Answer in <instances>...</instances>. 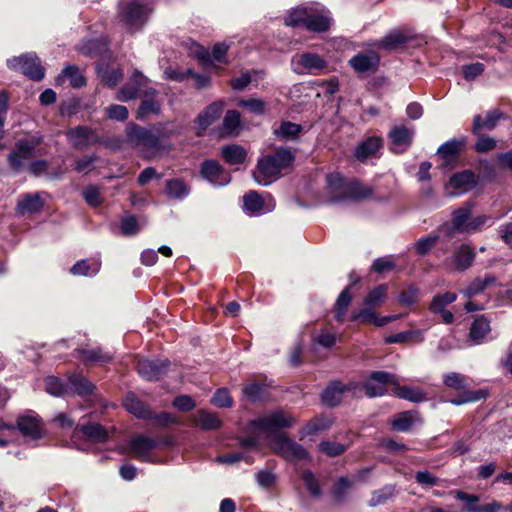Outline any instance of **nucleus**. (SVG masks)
Masks as SVG:
<instances>
[{"mask_svg": "<svg viewBox=\"0 0 512 512\" xmlns=\"http://www.w3.org/2000/svg\"><path fill=\"white\" fill-rule=\"evenodd\" d=\"M200 174L214 186H224L231 181L230 173L215 160H205L200 166Z\"/></svg>", "mask_w": 512, "mask_h": 512, "instance_id": "nucleus-10", "label": "nucleus"}, {"mask_svg": "<svg viewBox=\"0 0 512 512\" xmlns=\"http://www.w3.org/2000/svg\"><path fill=\"white\" fill-rule=\"evenodd\" d=\"M443 381L445 385L451 389L463 390L459 397L450 401L454 405L477 402L479 400L486 399L488 396L487 389H478L475 391L466 390L469 386L468 379L462 374L451 372L444 376Z\"/></svg>", "mask_w": 512, "mask_h": 512, "instance_id": "nucleus-4", "label": "nucleus"}, {"mask_svg": "<svg viewBox=\"0 0 512 512\" xmlns=\"http://www.w3.org/2000/svg\"><path fill=\"white\" fill-rule=\"evenodd\" d=\"M351 300L350 288L346 287L335 302V318L338 322H344Z\"/></svg>", "mask_w": 512, "mask_h": 512, "instance_id": "nucleus-47", "label": "nucleus"}, {"mask_svg": "<svg viewBox=\"0 0 512 512\" xmlns=\"http://www.w3.org/2000/svg\"><path fill=\"white\" fill-rule=\"evenodd\" d=\"M495 281L496 278L492 275H485L483 278H476L469 284V286L462 290V293L466 297H473L483 292L486 287L493 284Z\"/></svg>", "mask_w": 512, "mask_h": 512, "instance_id": "nucleus-45", "label": "nucleus"}, {"mask_svg": "<svg viewBox=\"0 0 512 512\" xmlns=\"http://www.w3.org/2000/svg\"><path fill=\"white\" fill-rule=\"evenodd\" d=\"M347 447L341 443L335 441H322L319 444L320 452L324 453L329 457H336L345 452Z\"/></svg>", "mask_w": 512, "mask_h": 512, "instance_id": "nucleus-58", "label": "nucleus"}, {"mask_svg": "<svg viewBox=\"0 0 512 512\" xmlns=\"http://www.w3.org/2000/svg\"><path fill=\"white\" fill-rule=\"evenodd\" d=\"M308 12L305 9H295L285 18V24L292 27H305Z\"/></svg>", "mask_w": 512, "mask_h": 512, "instance_id": "nucleus-61", "label": "nucleus"}, {"mask_svg": "<svg viewBox=\"0 0 512 512\" xmlns=\"http://www.w3.org/2000/svg\"><path fill=\"white\" fill-rule=\"evenodd\" d=\"M297 422V419L290 413L278 409L265 413L250 423V434L240 439V446L243 448H257L259 446V434L274 436L279 429L290 428Z\"/></svg>", "mask_w": 512, "mask_h": 512, "instance_id": "nucleus-1", "label": "nucleus"}, {"mask_svg": "<svg viewBox=\"0 0 512 512\" xmlns=\"http://www.w3.org/2000/svg\"><path fill=\"white\" fill-rule=\"evenodd\" d=\"M211 403L219 408H229L233 404V399L226 388H220L213 395Z\"/></svg>", "mask_w": 512, "mask_h": 512, "instance_id": "nucleus-59", "label": "nucleus"}, {"mask_svg": "<svg viewBox=\"0 0 512 512\" xmlns=\"http://www.w3.org/2000/svg\"><path fill=\"white\" fill-rule=\"evenodd\" d=\"M240 107L246 108L251 113L262 115L265 113L266 103L257 98L242 99L238 102Z\"/></svg>", "mask_w": 512, "mask_h": 512, "instance_id": "nucleus-60", "label": "nucleus"}, {"mask_svg": "<svg viewBox=\"0 0 512 512\" xmlns=\"http://www.w3.org/2000/svg\"><path fill=\"white\" fill-rule=\"evenodd\" d=\"M379 55L374 51L360 52L349 60L350 66L359 73L376 70L379 64Z\"/></svg>", "mask_w": 512, "mask_h": 512, "instance_id": "nucleus-13", "label": "nucleus"}, {"mask_svg": "<svg viewBox=\"0 0 512 512\" xmlns=\"http://www.w3.org/2000/svg\"><path fill=\"white\" fill-rule=\"evenodd\" d=\"M80 430L90 441L93 442H104L109 436L108 431L102 425L97 423L82 425Z\"/></svg>", "mask_w": 512, "mask_h": 512, "instance_id": "nucleus-46", "label": "nucleus"}, {"mask_svg": "<svg viewBox=\"0 0 512 512\" xmlns=\"http://www.w3.org/2000/svg\"><path fill=\"white\" fill-rule=\"evenodd\" d=\"M297 63L310 72H318L326 69L327 62L316 53H303L298 57Z\"/></svg>", "mask_w": 512, "mask_h": 512, "instance_id": "nucleus-32", "label": "nucleus"}, {"mask_svg": "<svg viewBox=\"0 0 512 512\" xmlns=\"http://www.w3.org/2000/svg\"><path fill=\"white\" fill-rule=\"evenodd\" d=\"M475 258V251L469 245H461L457 249H455L453 253V262L455 268L459 271H464L468 269Z\"/></svg>", "mask_w": 512, "mask_h": 512, "instance_id": "nucleus-25", "label": "nucleus"}, {"mask_svg": "<svg viewBox=\"0 0 512 512\" xmlns=\"http://www.w3.org/2000/svg\"><path fill=\"white\" fill-rule=\"evenodd\" d=\"M126 137L127 142L140 149L145 158H151L163 147L152 128L141 127L133 123L128 124Z\"/></svg>", "mask_w": 512, "mask_h": 512, "instance_id": "nucleus-3", "label": "nucleus"}, {"mask_svg": "<svg viewBox=\"0 0 512 512\" xmlns=\"http://www.w3.org/2000/svg\"><path fill=\"white\" fill-rule=\"evenodd\" d=\"M224 102L216 101L207 106L196 118V122L202 130L214 123L224 110Z\"/></svg>", "mask_w": 512, "mask_h": 512, "instance_id": "nucleus-21", "label": "nucleus"}, {"mask_svg": "<svg viewBox=\"0 0 512 512\" xmlns=\"http://www.w3.org/2000/svg\"><path fill=\"white\" fill-rule=\"evenodd\" d=\"M7 64L12 69L20 70L32 80L39 81L44 77V68L35 54L30 53L14 57L9 59Z\"/></svg>", "mask_w": 512, "mask_h": 512, "instance_id": "nucleus-9", "label": "nucleus"}, {"mask_svg": "<svg viewBox=\"0 0 512 512\" xmlns=\"http://www.w3.org/2000/svg\"><path fill=\"white\" fill-rule=\"evenodd\" d=\"M68 79L74 88H81L86 85V78L77 66H67L63 72L56 78L57 84H63Z\"/></svg>", "mask_w": 512, "mask_h": 512, "instance_id": "nucleus-27", "label": "nucleus"}, {"mask_svg": "<svg viewBox=\"0 0 512 512\" xmlns=\"http://www.w3.org/2000/svg\"><path fill=\"white\" fill-rule=\"evenodd\" d=\"M158 92L155 89H148L144 92L143 99L138 108V118L143 119L149 114H159L161 111V104L156 99Z\"/></svg>", "mask_w": 512, "mask_h": 512, "instance_id": "nucleus-19", "label": "nucleus"}, {"mask_svg": "<svg viewBox=\"0 0 512 512\" xmlns=\"http://www.w3.org/2000/svg\"><path fill=\"white\" fill-rule=\"evenodd\" d=\"M471 214L472 204L470 203H465L462 207L453 211L451 229L457 233H468Z\"/></svg>", "mask_w": 512, "mask_h": 512, "instance_id": "nucleus-20", "label": "nucleus"}, {"mask_svg": "<svg viewBox=\"0 0 512 512\" xmlns=\"http://www.w3.org/2000/svg\"><path fill=\"white\" fill-rule=\"evenodd\" d=\"M71 389L80 396L93 393L95 386L81 374H71L68 377Z\"/></svg>", "mask_w": 512, "mask_h": 512, "instance_id": "nucleus-36", "label": "nucleus"}, {"mask_svg": "<svg viewBox=\"0 0 512 512\" xmlns=\"http://www.w3.org/2000/svg\"><path fill=\"white\" fill-rule=\"evenodd\" d=\"M457 296L453 292H445L443 294L436 295L431 304L430 311L435 313L445 310V307L456 300Z\"/></svg>", "mask_w": 512, "mask_h": 512, "instance_id": "nucleus-50", "label": "nucleus"}, {"mask_svg": "<svg viewBox=\"0 0 512 512\" xmlns=\"http://www.w3.org/2000/svg\"><path fill=\"white\" fill-rule=\"evenodd\" d=\"M40 144V140L36 138L18 140L15 149L9 154L8 161L15 171H21L27 161L32 159L36 154L35 151Z\"/></svg>", "mask_w": 512, "mask_h": 512, "instance_id": "nucleus-8", "label": "nucleus"}, {"mask_svg": "<svg viewBox=\"0 0 512 512\" xmlns=\"http://www.w3.org/2000/svg\"><path fill=\"white\" fill-rule=\"evenodd\" d=\"M372 196V188L368 186H364L359 182L353 181L348 183L346 186L345 195L342 197L344 199H350L354 201H361L368 199Z\"/></svg>", "mask_w": 512, "mask_h": 512, "instance_id": "nucleus-35", "label": "nucleus"}, {"mask_svg": "<svg viewBox=\"0 0 512 512\" xmlns=\"http://www.w3.org/2000/svg\"><path fill=\"white\" fill-rule=\"evenodd\" d=\"M417 420L416 413L412 411H404L396 414L391 420V426L395 431H409Z\"/></svg>", "mask_w": 512, "mask_h": 512, "instance_id": "nucleus-39", "label": "nucleus"}, {"mask_svg": "<svg viewBox=\"0 0 512 512\" xmlns=\"http://www.w3.org/2000/svg\"><path fill=\"white\" fill-rule=\"evenodd\" d=\"M465 143L466 141L464 138L447 141L438 148L437 154L446 162H450L457 157L465 146Z\"/></svg>", "mask_w": 512, "mask_h": 512, "instance_id": "nucleus-29", "label": "nucleus"}, {"mask_svg": "<svg viewBox=\"0 0 512 512\" xmlns=\"http://www.w3.org/2000/svg\"><path fill=\"white\" fill-rule=\"evenodd\" d=\"M244 206L247 211L252 214H261L270 212L274 209L275 204L269 196V202L265 203V198L261 197L256 191H250L243 197Z\"/></svg>", "mask_w": 512, "mask_h": 512, "instance_id": "nucleus-15", "label": "nucleus"}, {"mask_svg": "<svg viewBox=\"0 0 512 512\" xmlns=\"http://www.w3.org/2000/svg\"><path fill=\"white\" fill-rule=\"evenodd\" d=\"M302 131V125L290 121H283L280 126L274 130V134L281 140L289 141L297 139Z\"/></svg>", "mask_w": 512, "mask_h": 512, "instance_id": "nucleus-37", "label": "nucleus"}, {"mask_svg": "<svg viewBox=\"0 0 512 512\" xmlns=\"http://www.w3.org/2000/svg\"><path fill=\"white\" fill-rule=\"evenodd\" d=\"M410 40V37L401 31L395 30L388 33L376 44L378 48L385 50H395Z\"/></svg>", "mask_w": 512, "mask_h": 512, "instance_id": "nucleus-28", "label": "nucleus"}, {"mask_svg": "<svg viewBox=\"0 0 512 512\" xmlns=\"http://www.w3.org/2000/svg\"><path fill=\"white\" fill-rule=\"evenodd\" d=\"M449 182L455 189H467L474 186L475 176L471 171L465 170L452 175Z\"/></svg>", "mask_w": 512, "mask_h": 512, "instance_id": "nucleus-49", "label": "nucleus"}, {"mask_svg": "<svg viewBox=\"0 0 512 512\" xmlns=\"http://www.w3.org/2000/svg\"><path fill=\"white\" fill-rule=\"evenodd\" d=\"M108 118L117 121H124L128 117V109L119 104H113L105 108Z\"/></svg>", "mask_w": 512, "mask_h": 512, "instance_id": "nucleus-62", "label": "nucleus"}, {"mask_svg": "<svg viewBox=\"0 0 512 512\" xmlns=\"http://www.w3.org/2000/svg\"><path fill=\"white\" fill-rule=\"evenodd\" d=\"M139 226L134 216H127L121 221V231L124 235H134L138 232Z\"/></svg>", "mask_w": 512, "mask_h": 512, "instance_id": "nucleus-64", "label": "nucleus"}, {"mask_svg": "<svg viewBox=\"0 0 512 512\" xmlns=\"http://www.w3.org/2000/svg\"><path fill=\"white\" fill-rule=\"evenodd\" d=\"M241 130V115L236 110H228L223 118L222 131L227 136H237Z\"/></svg>", "mask_w": 512, "mask_h": 512, "instance_id": "nucleus-34", "label": "nucleus"}, {"mask_svg": "<svg viewBox=\"0 0 512 512\" xmlns=\"http://www.w3.org/2000/svg\"><path fill=\"white\" fill-rule=\"evenodd\" d=\"M17 426L24 436L31 439H38L43 436V428L36 415L27 414L20 416Z\"/></svg>", "mask_w": 512, "mask_h": 512, "instance_id": "nucleus-16", "label": "nucleus"}, {"mask_svg": "<svg viewBox=\"0 0 512 512\" xmlns=\"http://www.w3.org/2000/svg\"><path fill=\"white\" fill-rule=\"evenodd\" d=\"M195 425L203 430H214L221 427V420L217 414L207 410H200L193 416Z\"/></svg>", "mask_w": 512, "mask_h": 512, "instance_id": "nucleus-30", "label": "nucleus"}, {"mask_svg": "<svg viewBox=\"0 0 512 512\" xmlns=\"http://www.w3.org/2000/svg\"><path fill=\"white\" fill-rule=\"evenodd\" d=\"M490 331V320L484 315H480L471 324L469 339L476 344H480L486 339Z\"/></svg>", "mask_w": 512, "mask_h": 512, "instance_id": "nucleus-24", "label": "nucleus"}, {"mask_svg": "<svg viewBox=\"0 0 512 512\" xmlns=\"http://www.w3.org/2000/svg\"><path fill=\"white\" fill-rule=\"evenodd\" d=\"M386 384L387 383H380L379 381L372 379L371 376L370 381L366 382L361 387L353 386V394H357L360 391H363L366 396L371 398L382 396L386 392V389L384 388V385Z\"/></svg>", "mask_w": 512, "mask_h": 512, "instance_id": "nucleus-48", "label": "nucleus"}, {"mask_svg": "<svg viewBox=\"0 0 512 512\" xmlns=\"http://www.w3.org/2000/svg\"><path fill=\"white\" fill-rule=\"evenodd\" d=\"M372 379L380 383H390L393 386L392 392L395 396L414 403H421L428 399L427 394L418 387L401 386L397 378L383 371L372 373Z\"/></svg>", "mask_w": 512, "mask_h": 512, "instance_id": "nucleus-5", "label": "nucleus"}, {"mask_svg": "<svg viewBox=\"0 0 512 512\" xmlns=\"http://www.w3.org/2000/svg\"><path fill=\"white\" fill-rule=\"evenodd\" d=\"M348 393L353 394V387L333 382L323 391L321 398L325 405L334 407L339 405Z\"/></svg>", "mask_w": 512, "mask_h": 512, "instance_id": "nucleus-14", "label": "nucleus"}, {"mask_svg": "<svg viewBox=\"0 0 512 512\" xmlns=\"http://www.w3.org/2000/svg\"><path fill=\"white\" fill-rule=\"evenodd\" d=\"M147 82L148 79L146 76L139 71H135L131 75L128 83L118 91L116 99L122 102H127L136 98L140 88L145 86Z\"/></svg>", "mask_w": 512, "mask_h": 512, "instance_id": "nucleus-12", "label": "nucleus"}, {"mask_svg": "<svg viewBox=\"0 0 512 512\" xmlns=\"http://www.w3.org/2000/svg\"><path fill=\"white\" fill-rule=\"evenodd\" d=\"M67 138L71 145L78 150H84L99 141L95 131L85 126H78L69 130Z\"/></svg>", "mask_w": 512, "mask_h": 512, "instance_id": "nucleus-11", "label": "nucleus"}, {"mask_svg": "<svg viewBox=\"0 0 512 512\" xmlns=\"http://www.w3.org/2000/svg\"><path fill=\"white\" fill-rule=\"evenodd\" d=\"M125 409L140 419L153 418V412L134 393H127L123 399Z\"/></svg>", "mask_w": 512, "mask_h": 512, "instance_id": "nucleus-18", "label": "nucleus"}, {"mask_svg": "<svg viewBox=\"0 0 512 512\" xmlns=\"http://www.w3.org/2000/svg\"><path fill=\"white\" fill-rule=\"evenodd\" d=\"M387 286L382 284L369 292L364 299V304L368 307L379 306L386 297Z\"/></svg>", "mask_w": 512, "mask_h": 512, "instance_id": "nucleus-51", "label": "nucleus"}, {"mask_svg": "<svg viewBox=\"0 0 512 512\" xmlns=\"http://www.w3.org/2000/svg\"><path fill=\"white\" fill-rule=\"evenodd\" d=\"M138 373L149 381L158 380L166 371V364L156 363L147 359L138 362Z\"/></svg>", "mask_w": 512, "mask_h": 512, "instance_id": "nucleus-23", "label": "nucleus"}, {"mask_svg": "<svg viewBox=\"0 0 512 512\" xmlns=\"http://www.w3.org/2000/svg\"><path fill=\"white\" fill-rule=\"evenodd\" d=\"M43 202L38 194H27L18 202V211L22 214L39 212Z\"/></svg>", "mask_w": 512, "mask_h": 512, "instance_id": "nucleus-43", "label": "nucleus"}, {"mask_svg": "<svg viewBox=\"0 0 512 512\" xmlns=\"http://www.w3.org/2000/svg\"><path fill=\"white\" fill-rule=\"evenodd\" d=\"M222 156L228 164L237 165L245 161L247 153L242 146L233 144L222 148Z\"/></svg>", "mask_w": 512, "mask_h": 512, "instance_id": "nucleus-41", "label": "nucleus"}, {"mask_svg": "<svg viewBox=\"0 0 512 512\" xmlns=\"http://www.w3.org/2000/svg\"><path fill=\"white\" fill-rule=\"evenodd\" d=\"M83 197L85 201L92 207H97L102 203V197L99 189L95 186H88L83 191Z\"/></svg>", "mask_w": 512, "mask_h": 512, "instance_id": "nucleus-63", "label": "nucleus"}, {"mask_svg": "<svg viewBox=\"0 0 512 512\" xmlns=\"http://www.w3.org/2000/svg\"><path fill=\"white\" fill-rule=\"evenodd\" d=\"M332 425V420L325 416L315 417L310 420L300 431V439L325 431Z\"/></svg>", "mask_w": 512, "mask_h": 512, "instance_id": "nucleus-33", "label": "nucleus"}, {"mask_svg": "<svg viewBox=\"0 0 512 512\" xmlns=\"http://www.w3.org/2000/svg\"><path fill=\"white\" fill-rule=\"evenodd\" d=\"M503 117L502 112L495 109L489 111L486 114L485 119H482L480 115H475L473 118V127L472 132L474 134H479V132L483 129L492 130L496 127L497 122Z\"/></svg>", "mask_w": 512, "mask_h": 512, "instance_id": "nucleus-26", "label": "nucleus"}, {"mask_svg": "<svg viewBox=\"0 0 512 512\" xmlns=\"http://www.w3.org/2000/svg\"><path fill=\"white\" fill-rule=\"evenodd\" d=\"M294 159L289 149L277 148L273 154L264 155L258 160L253 177L258 184L267 186L277 180L284 169L292 166Z\"/></svg>", "mask_w": 512, "mask_h": 512, "instance_id": "nucleus-2", "label": "nucleus"}, {"mask_svg": "<svg viewBox=\"0 0 512 512\" xmlns=\"http://www.w3.org/2000/svg\"><path fill=\"white\" fill-rule=\"evenodd\" d=\"M438 240H439L438 235H430L427 237L420 238L415 243L416 253L420 256L426 255L428 252H430L435 247Z\"/></svg>", "mask_w": 512, "mask_h": 512, "instance_id": "nucleus-57", "label": "nucleus"}, {"mask_svg": "<svg viewBox=\"0 0 512 512\" xmlns=\"http://www.w3.org/2000/svg\"><path fill=\"white\" fill-rule=\"evenodd\" d=\"M165 192L168 197L181 200L189 194L190 188L180 179H171L166 181Z\"/></svg>", "mask_w": 512, "mask_h": 512, "instance_id": "nucleus-42", "label": "nucleus"}, {"mask_svg": "<svg viewBox=\"0 0 512 512\" xmlns=\"http://www.w3.org/2000/svg\"><path fill=\"white\" fill-rule=\"evenodd\" d=\"M373 307H368L355 312L351 315V321H359L364 324H373L377 327H382L389 322L398 319V316H384L378 317L377 314L372 310Z\"/></svg>", "mask_w": 512, "mask_h": 512, "instance_id": "nucleus-17", "label": "nucleus"}, {"mask_svg": "<svg viewBox=\"0 0 512 512\" xmlns=\"http://www.w3.org/2000/svg\"><path fill=\"white\" fill-rule=\"evenodd\" d=\"M98 73L102 81L109 87L116 86L123 78V73L120 69L109 70L107 68H99Z\"/></svg>", "mask_w": 512, "mask_h": 512, "instance_id": "nucleus-56", "label": "nucleus"}, {"mask_svg": "<svg viewBox=\"0 0 512 512\" xmlns=\"http://www.w3.org/2000/svg\"><path fill=\"white\" fill-rule=\"evenodd\" d=\"M151 10L134 0L124 5L119 13L120 21L130 30L136 31L143 27Z\"/></svg>", "mask_w": 512, "mask_h": 512, "instance_id": "nucleus-7", "label": "nucleus"}, {"mask_svg": "<svg viewBox=\"0 0 512 512\" xmlns=\"http://www.w3.org/2000/svg\"><path fill=\"white\" fill-rule=\"evenodd\" d=\"M272 449L288 461H299L309 457L307 450L286 434L280 433L271 440Z\"/></svg>", "mask_w": 512, "mask_h": 512, "instance_id": "nucleus-6", "label": "nucleus"}, {"mask_svg": "<svg viewBox=\"0 0 512 512\" xmlns=\"http://www.w3.org/2000/svg\"><path fill=\"white\" fill-rule=\"evenodd\" d=\"M45 390L53 396H62L68 391L63 382L55 376L45 378Z\"/></svg>", "mask_w": 512, "mask_h": 512, "instance_id": "nucleus-53", "label": "nucleus"}, {"mask_svg": "<svg viewBox=\"0 0 512 512\" xmlns=\"http://www.w3.org/2000/svg\"><path fill=\"white\" fill-rule=\"evenodd\" d=\"M414 130L404 125L395 126L389 133L393 144L401 147H408L412 142Z\"/></svg>", "mask_w": 512, "mask_h": 512, "instance_id": "nucleus-40", "label": "nucleus"}, {"mask_svg": "<svg viewBox=\"0 0 512 512\" xmlns=\"http://www.w3.org/2000/svg\"><path fill=\"white\" fill-rule=\"evenodd\" d=\"M331 25V18L328 15L309 14L306 17L305 28L312 32H324Z\"/></svg>", "mask_w": 512, "mask_h": 512, "instance_id": "nucleus-44", "label": "nucleus"}, {"mask_svg": "<svg viewBox=\"0 0 512 512\" xmlns=\"http://www.w3.org/2000/svg\"><path fill=\"white\" fill-rule=\"evenodd\" d=\"M155 446V440L145 436H138L131 440L129 444L130 451L133 453L134 457L144 461L148 460L149 453Z\"/></svg>", "mask_w": 512, "mask_h": 512, "instance_id": "nucleus-22", "label": "nucleus"}, {"mask_svg": "<svg viewBox=\"0 0 512 512\" xmlns=\"http://www.w3.org/2000/svg\"><path fill=\"white\" fill-rule=\"evenodd\" d=\"M301 478L310 495L312 497L319 498L322 494V491L314 474L311 471L306 470L302 473Z\"/></svg>", "mask_w": 512, "mask_h": 512, "instance_id": "nucleus-54", "label": "nucleus"}, {"mask_svg": "<svg viewBox=\"0 0 512 512\" xmlns=\"http://www.w3.org/2000/svg\"><path fill=\"white\" fill-rule=\"evenodd\" d=\"M264 390L265 386L263 383L259 381H252L243 387L242 393L246 399L255 402L261 398Z\"/></svg>", "mask_w": 512, "mask_h": 512, "instance_id": "nucleus-52", "label": "nucleus"}, {"mask_svg": "<svg viewBox=\"0 0 512 512\" xmlns=\"http://www.w3.org/2000/svg\"><path fill=\"white\" fill-rule=\"evenodd\" d=\"M327 184L332 194V200L335 202L343 200L342 197L345 195L346 186L348 185L343 177L339 173H331L327 176Z\"/></svg>", "mask_w": 512, "mask_h": 512, "instance_id": "nucleus-38", "label": "nucleus"}, {"mask_svg": "<svg viewBox=\"0 0 512 512\" xmlns=\"http://www.w3.org/2000/svg\"><path fill=\"white\" fill-rule=\"evenodd\" d=\"M381 146L382 140L379 137H369L356 147L355 157L360 161H364L368 157L373 156Z\"/></svg>", "mask_w": 512, "mask_h": 512, "instance_id": "nucleus-31", "label": "nucleus"}, {"mask_svg": "<svg viewBox=\"0 0 512 512\" xmlns=\"http://www.w3.org/2000/svg\"><path fill=\"white\" fill-rule=\"evenodd\" d=\"M151 128L160 142L162 139H168L178 134V130L172 122L158 123Z\"/></svg>", "mask_w": 512, "mask_h": 512, "instance_id": "nucleus-55", "label": "nucleus"}]
</instances>
